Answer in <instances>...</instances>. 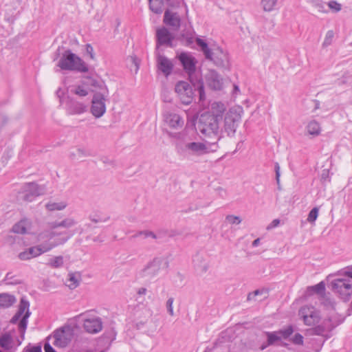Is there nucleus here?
Instances as JSON below:
<instances>
[{
    "label": "nucleus",
    "instance_id": "31",
    "mask_svg": "<svg viewBox=\"0 0 352 352\" xmlns=\"http://www.w3.org/2000/svg\"><path fill=\"white\" fill-rule=\"evenodd\" d=\"M278 335L280 336V340H286L289 338L294 333V328L292 325L287 326L285 329L276 331Z\"/></svg>",
    "mask_w": 352,
    "mask_h": 352
},
{
    "label": "nucleus",
    "instance_id": "33",
    "mask_svg": "<svg viewBox=\"0 0 352 352\" xmlns=\"http://www.w3.org/2000/svg\"><path fill=\"white\" fill-rule=\"evenodd\" d=\"M66 207V204L65 203H55V202H50L46 205V208L47 210L50 211L54 210H60L64 209Z\"/></svg>",
    "mask_w": 352,
    "mask_h": 352
},
{
    "label": "nucleus",
    "instance_id": "51",
    "mask_svg": "<svg viewBox=\"0 0 352 352\" xmlns=\"http://www.w3.org/2000/svg\"><path fill=\"white\" fill-rule=\"evenodd\" d=\"M166 2L169 6H174L175 5L176 0H166Z\"/></svg>",
    "mask_w": 352,
    "mask_h": 352
},
{
    "label": "nucleus",
    "instance_id": "34",
    "mask_svg": "<svg viewBox=\"0 0 352 352\" xmlns=\"http://www.w3.org/2000/svg\"><path fill=\"white\" fill-rule=\"evenodd\" d=\"M334 37V32L333 30L327 31L324 40L322 43V47H327L332 43L333 38Z\"/></svg>",
    "mask_w": 352,
    "mask_h": 352
},
{
    "label": "nucleus",
    "instance_id": "21",
    "mask_svg": "<svg viewBox=\"0 0 352 352\" xmlns=\"http://www.w3.org/2000/svg\"><path fill=\"white\" fill-rule=\"evenodd\" d=\"M32 222L28 219H22L12 227V231L16 234H25L30 233Z\"/></svg>",
    "mask_w": 352,
    "mask_h": 352
},
{
    "label": "nucleus",
    "instance_id": "41",
    "mask_svg": "<svg viewBox=\"0 0 352 352\" xmlns=\"http://www.w3.org/2000/svg\"><path fill=\"white\" fill-rule=\"evenodd\" d=\"M292 341L294 344L302 345L304 338L300 333H296L292 338Z\"/></svg>",
    "mask_w": 352,
    "mask_h": 352
},
{
    "label": "nucleus",
    "instance_id": "24",
    "mask_svg": "<svg viewBox=\"0 0 352 352\" xmlns=\"http://www.w3.org/2000/svg\"><path fill=\"white\" fill-rule=\"evenodd\" d=\"M69 278L66 281L67 285L71 288H76L80 282V274L79 273H69L68 275Z\"/></svg>",
    "mask_w": 352,
    "mask_h": 352
},
{
    "label": "nucleus",
    "instance_id": "54",
    "mask_svg": "<svg viewBox=\"0 0 352 352\" xmlns=\"http://www.w3.org/2000/svg\"><path fill=\"white\" fill-rule=\"evenodd\" d=\"M255 297H256L255 296H252V295H251V293H249L248 295L247 299H248V300H254Z\"/></svg>",
    "mask_w": 352,
    "mask_h": 352
},
{
    "label": "nucleus",
    "instance_id": "43",
    "mask_svg": "<svg viewBox=\"0 0 352 352\" xmlns=\"http://www.w3.org/2000/svg\"><path fill=\"white\" fill-rule=\"evenodd\" d=\"M174 298L170 297L166 301V308L168 313L173 316L174 315L173 304Z\"/></svg>",
    "mask_w": 352,
    "mask_h": 352
},
{
    "label": "nucleus",
    "instance_id": "32",
    "mask_svg": "<svg viewBox=\"0 0 352 352\" xmlns=\"http://www.w3.org/2000/svg\"><path fill=\"white\" fill-rule=\"evenodd\" d=\"M307 128L308 133L311 135H317L320 133V125H319L318 122H317L315 120L311 121L308 124Z\"/></svg>",
    "mask_w": 352,
    "mask_h": 352
},
{
    "label": "nucleus",
    "instance_id": "58",
    "mask_svg": "<svg viewBox=\"0 0 352 352\" xmlns=\"http://www.w3.org/2000/svg\"><path fill=\"white\" fill-rule=\"evenodd\" d=\"M33 351H34L35 352H39L40 351V349H34Z\"/></svg>",
    "mask_w": 352,
    "mask_h": 352
},
{
    "label": "nucleus",
    "instance_id": "14",
    "mask_svg": "<svg viewBox=\"0 0 352 352\" xmlns=\"http://www.w3.org/2000/svg\"><path fill=\"white\" fill-rule=\"evenodd\" d=\"M91 111L96 118H100L106 111L105 98L103 95L96 94L92 99Z\"/></svg>",
    "mask_w": 352,
    "mask_h": 352
},
{
    "label": "nucleus",
    "instance_id": "25",
    "mask_svg": "<svg viewBox=\"0 0 352 352\" xmlns=\"http://www.w3.org/2000/svg\"><path fill=\"white\" fill-rule=\"evenodd\" d=\"M278 2V0H261V6L264 12H270L276 9Z\"/></svg>",
    "mask_w": 352,
    "mask_h": 352
},
{
    "label": "nucleus",
    "instance_id": "42",
    "mask_svg": "<svg viewBox=\"0 0 352 352\" xmlns=\"http://www.w3.org/2000/svg\"><path fill=\"white\" fill-rule=\"evenodd\" d=\"M159 270H164L166 271L168 267V261L166 258H161L158 260Z\"/></svg>",
    "mask_w": 352,
    "mask_h": 352
},
{
    "label": "nucleus",
    "instance_id": "62",
    "mask_svg": "<svg viewBox=\"0 0 352 352\" xmlns=\"http://www.w3.org/2000/svg\"><path fill=\"white\" fill-rule=\"evenodd\" d=\"M0 352H1V351H0Z\"/></svg>",
    "mask_w": 352,
    "mask_h": 352
},
{
    "label": "nucleus",
    "instance_id": "15",
    "mask_svg": "<svg viewBox=\"0 0 352 352\" xmlns=\"http://www.w3.org/2000/svg\"><path fill=\"white\" fill-rule=\"evenodd\" d=\"M83 327L89 333H97L102 329V323L98 317H89L84 320Z\"/></svg>",
    "mask_w": 352,
    "mask_h": 352
},
{
    "label": "nucleus",
    "instance_id": "9",
    "mask_svg": "<svg viewBox=\"0 0 352 352\" xmlns=\"http://www.w3.org/2000/svg\"><path fill=\"white\" fill-rule=\"evenodd\" d=\"M332 290L338 294L340 298L344 302L350 300L352 295V284L349 280L344 278H336L331 283Z\"/></svg>",
    "mask_w": 352,
    "mask_h": 352
},
{
    "label": "nucleus",
    "instance_id": "7",
    "mask_svg": "<svg viewBox=\"0 0 352 352\" xmlns=\"http://www.w3.org/2000/svg\"><path fill=\"white\" fill-rule=\"evenodd\" d=\"M185 147L186 150L190 151L192 154L202 155L217 151L219 146L217 142L206 140L204 143L199 142H189L186 144Z\"/></svg>",
    "mask_w": 352,
    "mask_h": 352
},
{
    "label": "nucleus",
    "instance_id": "16",
    "mask_svg": "<svg viewBox=\"0 0 352 352\" xmlns=\"http://www.w3.org/2000/svg\"><path fill=\"white\" fill-rule=\"evenodd\" d=\"M19 340L14 338L12 333H6L0 337V346L5 350H10L20 345Z\"/></svg>",
    "mask_w": 352,
    "mask_h": 352
},
{
    "label": "nucleus",
    "instance_id": "20",
    "mask_svg": "<svg viewBox=\"0 0 352 352\" xmlns=\"http://www.w3.org/2000/svg\"><path fill=\"white\" fill-rule=\"evenodd\" d=\"M164 121L171 128L182 127L184 125V120L181 116L177 113L170 111H165L163 114Z\"/></svg>",
    "mask_w": 352,
    "mask_h": 352
},
{
    "label": "nucleus",
    "instance_id": "10",
    "mask_svg": "<svg viewBox=\"0 0 352 352\" xmlns=\"http://www.w3.org/2000/svg\"><path fill=\"white\" fill-rule=\"evenodd\" d=\"M298 315L307 326H316L320 319V314L313 306L305 305L298 311Z\"/></svg>",
    "mask_w": 352,
    "mask_h": 352
},
{
    "label": "nucleus",
    "instance_id": "45",
    "mask_svg": "<svg viewBox=\"0 0 352 352\" xmlns=\"http://www.w3.org/2000/svg\"><path fill=\"white\" fill-rule=\"evenodd\" d=\"M314 6L318 9L319 12H324V4L322 1H315Z\"/></svg>",
    "mask_w": 352,
    "mask_h": 352
},
{
    "label": "nucleus",
    "instance_id": "52",
    "mask_svg": "<svg viewBox=\"0 0 352 352\" xmlns=\"http://www.w3.org/2000/svg\"><path fill=\"white\" fill-rule=\"evenodd\" d=\"M260 243V239L257 238L252 242V246L253 247H257Z\"/></svg>",
    "mask_w": 352,
    "mask_h": 352
},
{
    "label": "nucleus",
    "instance_id": "39",
    "mask_svg": "<svg viewBox=\"0 0 352 352\" xmlns=\"http://www.w3.org/2000/svg\"><path fill=\"white\" fill-rule=\"evenodd\" d=\"M274 170L276 173V181L278 186V190H281V186L280 184V166L278 162H276L274 164Z\"/></svg>",
    "mask_w": 352,
    "mask_h": 352
},
{
    "label": "nucleus",
    "instance_id": "36",
    "mask_svg": "<svg viewBox=\"0 0 352 352\" xmlns=\"http://www.w3.org/2000/svg\"><path fill=\"white\" fill-rule=\"evenodd\" d=\"M129 66L131 70L137 72L139 68V61L135 56L129 58Z\"/></svg>",
    "mask_w": 352,
    "mask_h": 352
},
{
    "label": "nucleus",
    "instance_id": "11",
    "mask_svg": "<svg viewBox=\"0 0 352 352\" xmlns=\"http://www.w3.org/2000/svg\"><path fill=\"white\" fill-rule=\"evenodd\" d=\"M206 58L212 61L219 68L228 69L230 66L228 54L221 47L212 50L210 57Z\"/></svg>",
    "mask_w": 352,
    "mask_h": 352
},
{
    "label": "nucleus",
    "instance_id": "22",
    "mask_svg": "<svg viewBox=\"0 0 352 352\" xmlns=\"http://www.w3.org/2000/svg\"><path fill=\"white\" fill-rule=\"evenodd\" d=\"M173 67L172 63L167 58L162 56L158 57V69L162 71L166 76L170 74Z\"/></svg>",
    "mask_w": 352,
    "mask_h": 352
},
{
    "label": "nucleus",
    "instance_id": "8",
    "mask_svg": "<svg viewBox=\"0 0 352 352\" xmlns=\"http://www.w3.org/2000/svg\"><path fill=\"white\" fill-rule=\"evenodd\" d=\"M72 338V331L69 327H64L55 331L53 335L48 338V340L56 347L64 348L69 344Z\"/></svg>",
    "mask_w": 352,
    "mask_h": 352
},
{
    "label": "nucleus",
    "instance_id": "30",
    "mask_svg": "<svg viewBox=\"0 0 352 352\" xmlns=\"http://www.w3.org/2000/svg\"><path fill=\"white\" fill-rule=\"evenodd\" d=\"M64 263V259L62 256H56L51 258L48 262L47 265L53 268H58L63 266Z\"/></svg>",
    "mask_w": 352,
    "mask_h": 352
},
{
    "label": "nucleus",
    "instance_id": "2",
    "mask_svg": "<svg viewBox=\"0 0 352 352\" xmlns=\"http://www.w3.org/2000/svg\"><path fill=\"white\" fill-rule=\"evenodd\" d=\"M221 120V116L219 115H214L210 112L202 113L199 118L197 129L206 137L213 138L214 142H217L218 144L221 139V136L219 135Z\"/></svg>",
    "mask_w": 352,
    "mask_h": 352
},
{
    "label": "nucleus",
    "instance_id": "27",
    "mask_svg": "<svg viewBox=\"0 0 352 352\" xmlns=\"http://www.w3.org/2000/svg\"><path fill=\"white\" fill-rule=\"evenodd\" d=\"M320 303L325 310L334 311L336 309V302L331 298H327L325 294L321 296Z\"/></svg>",
    "mask_w": 352,
    "mask_h": 352
},
{
    "label": "nucleus",
    "instance_id": "35",
    "mask_svg": "<svg viewBox=\"0 0 352 352\" xmlns=\"http://www.w3.org/2000/svg\"><path fill=\"white\" fill-rule=\"evenodd\" d=\"M319 209L317 207L312 208L309 212L307 221L309 223H314L318 216Z\"/></svg>",
    "mask_w": 352,
    "mask_h": 352
},
{
    "label": "nucleus",
    "instance_id": "1",
    "mask_svg": "<svg viewBox=\"0 0 352 352\" xmlns=\"http://www.w3.org/2000/svg\"><path fill=\"white\" fill-rule=\"evenodd\" d=\"M184 71L188 74L190 83L198 91L199 102L204 101L206 94L202 78L196 74L197 60L195 58L188 52H182L178 56Z\"/></svg>",
    "mask_w": 352,
    "mask_h": 352
},
{
    "label": "nucleus",
    "instance_id": "55",
    "mask_svg": "<svg viewBox=\"0 0 352 352\" xmlns=\"http://www.w3.org/2000/svg\"><path fill=\"white\" fill-rule=\"evenodd\" d=\"M54 235V233L53 232H50L47 234V238L49 239H51Z\"/></svg>",
    "mask_w": 352,
    "mask_h": 352
},
{
    "label": "nucleus",
    "instance_id": "13",
    "mask_svg": "<svg viewBox=\"0 0 352 352\" xmlns=\"http://www.w3.org/2000/svg\"><path fill=\"white\" fill-rule=\"evenodd\" d=\"M206 81L208 87L212 90L219 91L223 89V80L221 75L214 69L208 71L206 75Z\"/></svg>",
    "mask_w": 352,
    "mask_h": 352
},
{
    "label": "nucleus",
    "instance_id": "38",
    "mask_svg": "<svg viewBox=\"0 0 352 352\" xmlns=\"http://www.w3.org/2000/svg\"><path fill=\"white\" fill-rule=\"evenodd\" d=\"M74 94L79 96H85L88 94V90L85 86L83 85H79L77 86L74 91Z\"/></svg>",
    "mask_w": 352,
    "mask_h": 352
},
{
    "label": "nucleus",
    "instance_id": "60",
    "mask_svg": "<svg viewBox=\"0 0 352 352\" xmlns=\"http://www.w3.org/2000/svg\"><path fill=\"white\" fill-rule=\"evenodd\" d=\"M148 1H149V2H150V3L151 2V0H148ZM150 8H151V10H153L152 6H151V4H150Z\"/></svg>",
    "mask_w": 352,
    "mask_h": 352
},
{
    "label": "nucleus",
    "instance_id": "19",
    "mask_svg": "<svg viewBox=\"0 0 352 352\" xmlns=\"http://www.w3.org/2000/svg\"><path fill=\"white\" fill-rule=\"evenodd\" d=\"M30 316L29 312V303L24 300L23 299H21L19 309L16 315L15 316V318L17 319L19 318H22L21 322H20V327L23 329V330L26 327L27 324V318Z\"/></svg>",
    "mask_w": 352,
    "mask_h": 352
},
{
    "label": "nucleus",
    "instance_id": "56",
    "mask_svg": "<svg viewBox=\"0 0 352 352\" xmlns=\"http://www.w3.org/2000/svg\"><path fill=\"white\" fill-rule=\"evenodd\" d=\"M280 223V221L278 219H274L272 221V224L274 226H276Z\"/></svg>",
    "mask_w": 352,
    "mask_h": 352
},
{
    "label": "nucleus",
    "instance_id": "57",
    "mask_svg": "<svg viewBox=\"0 0 352 352\" xmlns=\"http://www.w3.org/2000/svg\"><path fill=\"white\" fill-rule=\"evenodd\" d=\"M187 42H188V44H192V43H193V38H191V37H190V38H188L187 39Z\"/></svg>",
    "mask_w": 352,
    "mask_h": 352
},
{
    "label": "nucleus",
    "instance_id": "17",
    "mask_svg": "<svg viewBox=\"0 0 352 352\" xmlns=\"http://www.w3.org/2000/svg\"><path fill=\"white\" fill-rule=\"evenodd\" d=\"M265 335L267 337V342L263 343L261 349L262 350L265 349L266 347L269 346L279 344L282 346L287 347L288 344L286 342H281L280 336L278 335L276 331H265Z\"/></svg>",
    "mask_w": 352,
    "mask_h": 352
},
{
    "label": "nucleus",
    "instance_id": "53",
    "mask_svg": "<svg viewBox=\"0 0 352 352\" xmlns=\"http://www.w3.org/2000/svg\"><path fill=\"white\" fill-rule=\"evenodd\" d=\"M238 92H240L239 87L236 85H234V94H236Z\"/></svg>",
    "mask_w": 352,
    "mask_h": 352
},
{
    "label": "nucleus",
    "instance_id": "48",
    "mask_svg": "<svg viewBox=\"0 0 352 352\" xmlns=\"http://www.w3.org/2000/svg\"><path fill=\"white\" fill-rule=\"evenodd\" d=\"M86 50H87V52L89 54L90 58L94 59V49H93L92 46L89 44H87L86 45Z\"/></svg>",
    "mask_w": 352,
    "mask_h": 352
},
{
    "label": "nucleus",
    "instance_id": "47",
    "mask_svg": "<svg viewBox=\"0 0 352 352\" xmlns=\"http://www.w3.org/2000/svg\"><path fill=\"white\" fill-rule=\"evenodd\" d=\"M65 226H66L65 221H62L59 223H49V228L50 230H54L57 227Z\"/></svg>",
    "mask_w": 352,
    "mask_h": 352
},
{
    "label": "nucleus",
    "instance_id": "26",
    "mask_svg": "<svg viewBox=\"0 0 352 352\" xmlns=\"http://www.w3.org/2000/svg\"><path fill=\"white\" fill-rule=\"evenodd\" d=\"M325 292V284L323 281L320 282L319 283L314 285L309 286L307 289V292L309 294L313 293H316L318 294L324 295Z\"/></svg>",
    "mask_w": 352,
    "mask_h": 352
},
{
    "label": "nucleus",
    "instance_id": "29",
    "mask_svg": "<svg viewBox=\"0 0 352 352\" xmlns=\"http://www.w3.org/2000/svg\"><path fill=\"white\" fill-rule=\"evenodd\" d=\"M197 45L200 47L206 58H210L211 56V50L209 48L208 43L200 38H196Z\"/></svg>",
    "mask_w": 352,
    "mask_h": 352
},
{
    "label": "nucleus",
    "instance_id": "49",
    "mask_svg": "<svg viewBox=\"0 0 352 352\" xmlns=\"http://www.w3.org/2000/svg\"><path fill=\"white\" fill-rule=\"evenodd\" d=\"M45 352H56L53 347L49 343H45L44 345Z\"/></svg>",
    "mask_w": 352,
    "mask_h": 352
},
{
    "label": "nucleus",
    "instance_id": "46",
    "mask_svg": "<svg viewBox=\"0 0 352 352\" xmlns=\"http://www.w3.org/2000/svg\"><path fill=\"white\" fill-rule=\"evenodd\" d=\"M342 274L352 278V265L344 268L342 270Z\"/></svg>",
    "mask_w": 352,
    "mask_h": 352
},
{
    "label": "nucleus",
    "instance_id": "5",
    "mask_svg": "<svg viewBox=\"0 0 352 352\" xmlns=\"http://www.w3.org/2000/svg\"><path fill=\"white\" fill-rule=\"evenodd\" d=\"M241 109H230L224 118V130L228 136H233L241 120Z\"/></svg>",
    "mask_w": 352,
    "mask_h": 352
},
{
    "label": "nucleus",
    "instance_id": "50",
    "mask_svg": "<svg viewBox=\"0 0 352 352\" xmlns=\"http://www.w3.org/2000/svg\"><path fill=\"white\" fill-rule=\"evenodd\" d=\"M265 292V290L264 289H256L254 292H251V295L256 296L258 295L263 294Z\"/></svg>",
    "mask_w": 352,
    "mask_h": 352
},
{
    "label": "nucleus",
    "instance_id": "59",
    "mask_svg": "<svg viewBox=\"0 0 352 352\" xmlns=\"http://www.w3.org/2000/svg\"><path fill=\"white\" fill-rule=\"evenodd\" d=\"M161 12H162L161 10H157V9H155V13H158V12L160 13Z\"/></svg>",
    "mask_w": 352,
    "mask_h": 352
},
{
    "label": "nucleus",
    "instance_id": "28",
    "mask_svg": "<svg viewBox=\"0 0 352 352\" xmlns=\"http://www.w3.org/2000/svg\"><path fill=\"white\" fill-rule=\"evenodd\" d=\"M14 302L15 298L14 296L6 294H0V307H8L14 304Z\"/></svg>",
    "mask_w": 352,
    "mask_h": 352
},
{
    "label": "nucleus",
    "instance_id": "40",
    "mask_svg": "<svg viewBox=\"0 0 352 352\" xmlns=\"http://www.w3.org/2000/svg\"><path fill=\"white\" fill-rule=\"evenodd\" d=\"M226 219L231 224H239L241 222V219L239 216L232 214L227 215Z\"/></svg>",
    "mask_w": 352,
    "mask_h": 352
},
{
    "label": "nucleus",
    "instance_id": "37",
    "mask_svg": "<svg viewBox=\"0 0 352 352\" xmlns=\"http://www.w3.org/2000/svg\"><path fill=\"white\" fill-rule=\"evenodd\" d=\"M329 8L334 12H338L342 10V5L336 1L332 0L327 3Z\"/></svg>",
    "mask_w": 352,
    "mask_h": 352
},
{
    "label": "nucleus",
    "instance_id": "61",
    "mask_svg": "<svg viewBox=\"0 0 352 352\" xmlns=\"http://www.w3.org/2000/svg\"><path fill=\"white\" fill-rule=\"evenodd\" d=\"M204 352H209V351H205Z\"/></svg>",
    "mask_w": 352,
    "mask_h": 352
},
{
    "label": "nucleus",
    "instance_id": "4",
    "mask_svg": "<svg viewBox=\"0 0 352 352\" xmlns=\"http://www.w3.org/2000/svg\"><path fill=\"white\" fill-rule=\"evenodd\" d=\"M58 67L64 70H76L87 72L88 67L85 62L71 51H65L58 62Z\"/></svg>",
    "mask_w": 352,
    "mask_h": 352
},
{
    "label": "nucleus",
    "instance_id": "6",
    "mask_svg": "<svg viewBox=\"0 0 352 352\" xmlns=\"http://www.w3.org/2000/svg\"><path fill=\"white\" fill-rule=\"evenodd\" d=\"M175 90L181 102L186 105L190 104L192 102L195 91H197L198 92L192 85L191 86L188 82L183 80L177 82Z\"/></svg>",
    "mask_w": 352,
    "mask_h": 352
},
{
    "label": "nucleus",
    "instance_id": "23",
    "mask_svg": "<svg viewBox=\"0 0 352 352\" xmlns=\"http://www.w3.org/2000/svg\"><path fill=\"white\" fill-rule=\"evenodd\" d=\"M164 22L170 26H179L180 20L176 16V14L170 12L168 10H166L164 16Z\"/></svg>",
    "mask_w": 352,
    "mask_h": 352
},
{
    "label": "nucleus",
    "instance_id": "3",
    "mask_svg": "<svg viewBox=\"0 0 352 352\" xmlns=\"http://www.w3.org/2000/svg\"><path fill=\"white\" fill-rule=\"evenodd\" d=\"M344 321L343 318L337 314H333L324 318L320 324L310 329L311 334L324 338V342L333 336V331Z\"/></svg>",
    "mask_w": 352,
    "mask_h": 352
},
{
    "label": "nucleus",
    "instance_id": "18",
    "mask_svg": "<svg viewBox=\"0 0 352 352\" xmlns=\"http://www.w3.org/2000/svg\"><path fill=\"white\" fill-rule=\"evenodd\" d=\"M157 45H166L173 47L172 41L173 37L170 32L165 28L159 29L157 31Z\"/></svg>",
    "mask_w": 352,
    "mask_h": 352
},
{
    "label": "nucleus",
    "instance_id": "44",
    "mask_svg": "<svg viewBox=\"0 0 352 352\" xmlns=\"http://www.w3.org/2000/svg\"><path fill=\"white\" fill-rule=\"evenodd\" d=\"M329 181V170L328 169H324L321 173V181L325 182Z\"/></svg>",
    "mask_w": 352,
    "mask_h": 352
},
{
    "label": "nucleus",
    "instance_id": "12",
    "mask_svg": "<svg viewBox=\"0 0 352 352\" xmlns=\"http://www.w3.org/2000/svg\"><path fill=\"white\" fill-rule=\"evenodd\" d=\"M57 245V243H52L50 245L41 247V245L31 247L25 251L19 253V258L22 261H27L37 257L44 252L50 250Z\"/></svg>",
    "mask_w": 352,
    "mask_h": 352
}]
</instances>
